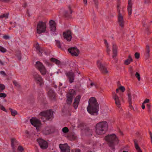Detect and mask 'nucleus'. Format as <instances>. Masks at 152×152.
<instances>
[{
  "label": "nucleus",
  "mask_w": 152,
  "mask_h": 152,
  "mask_svg": "<svg viewBox=\"0 0 152 152\" xmlns=\"http://www.w3.org/2000/svg\"><path fill=\"white\" fill-rule=\"evenodd\" d=\"M99 109V104L95 97H91L88 101V105L87 107L88 112L92 115L98 114Z\"/></svg>",
  "instance_id": "nucleus-1"
},
{
  "label": "nucleus",
  "mask_w": 152,
  "mask_h": 152,
  "mask_svg": "<svg viewBox=\"0 0 152 152\" xmlns=\"http://www.w3.org/2000/svg\"><path fill=\"white\" fill-rule=\"evenodd\" d=\"M95 132L97 134L102 135L105 134L108 129V124L106 121H101L97 123L95 127Z\"/></svg>",
  "instance_id": "nucleus-2"
},
{
  "label": "nucleus",
  "mask_w": 152,
  "mask_h": 152,
  "mask_svg": "<svg viewBox=\"0 0 152 152\" xmlns=\"http://www.w3.org/2000/svg\"><path fill=\"white\" fill-rule=\"evenodd\" d=\"M105 140L107 142L109 146L111 147L112 149H115L114 146L117 144L119 141L118 137L114 134L108 135L106 136Z\"/></svg>",
  "instance_id": "nucleus-3"
},
{
  "label": "nucleus",
  "mask_w": 152,
  "mask_h": 152,
  "mask_svg": "<svg viewBox=\"0 0 152 152\" xmlns=\"http://www.w3.org/2000/svg\"><path fill=\"white\" fill-rule=\"evenodd\" d=\"M117 8L118 13V23L119 26L122 28H123L124 27L125 23L123 15L124 10L123 8H121L119 4L117 5Z\"/></svg>",
  "instance_id": "nucleus-4"
},
{
  "label": "nucleus",
  "mask_w": 152,
  "mask_h": 152,
  "mask_svg": "<svg viewBox=\"0 0 152 152\" xmlns=\"http://www.w3.org/2000/svg\"><path fill=\"white\" fill-rule=\"evenodd\" d=\"M46 23L42 21H39L37 23V32L38 34L44 33L46 31Z\"/></svg>",
  "instance_id": "nucleus-5"
},
{
  "label": "nucleus",
  "mask_w": 152,
  "mask_h": 152,
  "mask_svg": "<svg viewBox=\"0 0 152 152\" xmlns=\"http://www.w3.org/2000/svg\"><path fill=\"white\" fill-rule=\"evenodd\" d=\"M53 111L50 110L42 112L40 113L39 115L45 117L46 120H51L53 118Z\"/></svg>",
  "instance_id": "nucleus-6"
},
{
  "label": "nucleus",
  "mask_w": 152,
  "mask_h": 152,
  "mask_svg": "<svg viewBox=\"0 0 152 152\" xmlns=\"http://www.w3.org/2000/svg\"><path fill=\"white\" fill-rule=\"evenodd\" d=\"M35 66L42 75H44L46 74L47 70L45 66L41 62L39 61L37 62Z\"/></svg>",
  "instance_id": "nucleus-7"
},
{
  "label": "nucleus",
  "mask_w": 152,
  "mask_h": 152,
  "mask_svg": "<svg viewBox=\"0 0 152 152\" xmlns=\"http://www.w3.org/2000/svg\"><path fill=\"white\" fill-rule=\"evenodd\" d=\"M30 121L31 124L36 127L37 130H39L41 124L39 120L36 118H32L30 120Z\"/></svg>",
  "instance_id": "nucleus-8"
},
{
  "label": "nucleus",
  "mask_w": 152,
  "mask_h": 152,
  "mask_svg": "<svg viewBox=\"0 0 152 152\" xmlns=\"http://www.w3.org/2000/svg\"><path fill=\"white\" fill-rule=\"evenodd\" d=\"M75 94V92L74 90H72L69 93L67 94L66 103L67 104H70L72 102V99Z\"/></svg>",
  "instance_id": "nucleus-9"
},
{
  "label": "nucleus",
  "mask_w": 152,
  "mask_h": 152,
  "mask_svg": "<svg viewBox=\"0 0 152 152\" xmlns=\"http://www.w3.org/2000/svg\"><path fill=\"white\" fill-rule=\"evenodd\" d=\"M112 95L113 99L115 101V104L118 107H120L121 103L120 98L114 91L112 92Z\"/></svg>",
  "instance_id": "nucleus-10"
},
{
  "label": "nucleus",
  "mask_w": 152,
  "mask_h": 152,
  "mask_svg": "<svg viewBox=\"0 0 152 152\" xmlns=\"http://www.w3.org/2000/svg\"><path fill=\"white\" fill-rule=\"evenodd\" d=\"M68 51L72 56H77L80 53L79 50L76 46L69 48Z\"/></svg>",
  "instance_id": "nucleus-11"
},
{
  "label": "nucleus",
  "mask_w": 152,
  "mask_h": 152,
  "mask_svg": "<svg viewBox=\"0 0 152 152\" xmlns=\"http://www.w3.org/2000/svg\"><path fill=\"white\" fill-rule=\"evenodd\" d=\"M97 63L98 67L102 73L106 74L108 73V72L106 68L105 67L102 62L99 60L97 61Z\"/></svg>",
  "instance_id": "nucleus-12"
},
{
  "label": "nucleus",
  "mask_w": 152,
  "mask_h": 152,
  "mask_svg": "<svg viewBox=\"0 0 152 152\" xmlns=\"http://www.w3.org/2000/svg\"><path fill=\"white\" fill-rule=\"evenodd\" d=\"M34 78L37 84L40 86L43 85L44 83V80L39 75L35 74L34 75Z\"/></svg>",
  "instance_id": "nucleus-13"
},
{
  "label": "nucleus",
  "mask_w": 152,
  "mask_h": 152,
  "mask_svg": "<svg viewBox=\"0 0 152 152\" xmlns=\"http://www.w3.org/2000/svg\"><path fill=\"white\" fill-rule=\"evenodd\" d=\"M37 141L42 149H45L48 148V144L46 141L41 138L37 139Z\"/></svg>",
  "instance_id": "nucleus-14"
},
{
  "label": "nucleus",
  "mask_w": 152,
  "mask_h": 152,
  "mask_svg": "<svg viewBox=\"0 0 152 152\" xmlns=\"http://www.w3.org/2000/svg\"><path fill=\"white\" fill-rule=\"evenodd\" d=\"M65 74L68 77L70 83H73L74 82L75 75V73L72 71V70H71L68 72H66Z\"/></svg>",
  "instance_id": "nucleus-15"
},
{
  "label": "nucleus",
  "mask_w": 152,
  "mask_h": 152,
  "mask_svg": "<svg viewBox=\"0 0 152 152\" xmlns=\"http://www.w3.org/2000/svg\"><path fill=\"white\" fill-rule=\"evenodd\" d=\"M59 147L61 150V152H70V147L67 143L60 144Z\"/></svg>",
  "instance_id": "nucleus-16"
},
{
  "label": "nucleus",
  "mask_w": 152,
  "mask_h": 152,
  "mask_svg": "<svg viewBox=\"0 0 152 152\" xmlns=\"http://www.w3.org/2000/svg\"><path fill=\"white\" fill-rule=\"evenodd\" d=\"M63 35L64 38L68 41H70L72 38V33L70 30L64 32Z\"/></svg>",
  "instance_id": "nucleus-17"
},
{
  "label": "nucleus",
  "mask_w": 152,
  "mask_h": 152,
  "mask_svg": "<svg viewBox=\"0 0 152 152\" xmlns=\"http://www.w3.org/2000/svg\"><path fill=\"white\" fill-rule=\"evenodd\" d=\"M49 24L50 30L52 32L55 31L56 30V24L55 21L51 20L49 21Z\"/></svg>",
  "instance_id": "nucleus-18"
},
{
  "label": "nucleus",
  "mask_w": 152,
  "mask_h": 152,
  "mask_svg": "<svg viewBox=\"0 0 152 152\" xmlns=\"http://www.w3.org/2000/svg\"><path fill=\"white\" fill-rule=\"evenodd\" d=\"M11 146L12 148L13 152H16L15 148L17 145H18V142L15 139H12L11 140Z\"/></svg>",
  "instance_id": "nucleus-19"
},
{
  "label": "nucleus",
  "mask_w": 152,
  "mask_h": 152,
  "mask_svg": "<svg viewBox=\"0 0 152 152\" xmlns=\"http://www.w3.org/2000/svg\"><path fill=\"white\" fill-rule=\"evenodd\" d=\"M11 146L12 148L13 152H16L15 148L17 145H18V142L15 139H12L11 140Z\"/></svg>",
  "instance_id": "nucleus-20"
},
{
  "label": "nucleus",
  "mask_w": 152,
  "mask_h": 152,
  "mask_svg": "<svg viewBox=\"0 0 152 152\" xmlns=\"http://www.w3.org/2000/svg\"><path fill=\"white\" fill-rule=\"evenodd\" d=\"M80 97V96L78 95L76 97L75 99L74 102L73 103V106L75 109H76L77 107Z\"/></svg>",
  "instance_id": "nucleus-21"
},
{
  "label": "nucleus",
  "mask_w": 152,
  "mask_h": 152,
  "mask_svg": "<svg viewBox=\"0 0 152 152\" xmlns=\"http://www.w3.org/2000/svg\"><path fill=\"white\" fill-rule=\"evenodd\" d=\"M132 4L131 0H128L127 11L129 16L131 15L132 11Z\"/></svg>",
  "instance_id": "nucleus-22"
},
{
  "label": "nucleus",
  "mask_w": 152,
  "mask_h": 152,
  "mask_svg": "<svg viewBox=\"0 0 152 152\" xmlns=\"http://www.w3.org/2000/svg\"><path fill=\"white\" fill-rule=\"evenodd\" d=\"M113 55L112 56V57L113 58L116 56L117 55V47L115 44H113Z\"/></svg>",
  "instance_id": "nucleus-23"
},
{
  "label": "nucleus",
  "mask_w": 152,
  "mask_h": 152,
  "mask_svg": "<svg viewBox=\"0 0 152 152\" xmlns=\"http://www.w3.org/2000/svg\"><path fill=\"white\" fill-rule=\"evenodd\" d=\"M85 132L87 136L90 137L92 136L93 131L89 127H87L85 129Z\"/></svg>",
  "instance_id": "nucleus-24"
},
{
  "label": "nucleus",
  "mask_w": 152,
  "mask_h": 152,
  "mask_svg": "<svg viewBox=\"0 0 152 152\" xmlns=\"http://www.w3.org/2000/svg\"><path fill=\"white\" fill-rule=\"evenodd\" d=\"M133 60L130 55H129L128 58L124 61V64L126 65H128L131 62L133 61Z\"/></svg>",
  "instance_id": "nucleus-25"
},
{
  "label": "nucleus",
  "mask_w": 152,
  "mask_h": 152,
  "mask_svg": "<svg viewBox=\"0 0 152 152\" xmlns=\"http://www.w3.org/2000/svg\"><path fill=\"white\" fill-rule=\"evenodd\" d=\"M49 96L51 98L54 99L55 96V94L53 90L50 89L48 92Z\"/></svg>",
  "instance_id": "nucleus-26"
},
{
  "label": "nucleus",
  "mask_w": 152,
  "mask_h": 152,
  "mask_svg": "<svg viewBox=\"0 0 152 152\" xmlns=\"http://www.w3.org/2000/svg\"><path fill=\"white\" fill-rule=\"evenodd\" d=\"M35 47L36 48V49L39 51V52L41 53V54H40V56H42V53H43V49L40 47L39 46V44L37 43L35 45Z\"/></svg>",
  "instance_id": "nucleus-27"
},
{
  "label": "nucleus",
  "mask_w": 152,
  "mask_h": 152,
  "mask_svg": "<svg viewBox=\"0 0 152 152\" xmlns=\"http://www.w3.org/2000/svg\"><path fill=\"white\" fill-rule=\"evenodd\" d=\"M68 8L69 10V12H68L67 11H65L64 12V16L66 17H68L70 15V14H71L72 11L71 9V7L70 6H69Z\"/></svg>",
  "instance_id": "nucleus-28"
},
{
  "label": "nucleus",
  "mask_w": 152,
  "mask_h": 152,
  "mask_svg": "<svg viewBox=\"0 0 152 152\" xmlns=\"http://www.w3.org/2000/svg\"><path fill=\"white\" fill-rule=\"evenodd\" d=\"M150 47L148 45H147L145 49V55L146 57L148 58L150 55Z\"/></svg>",
  "instance_id": "nucleus-29"
},
{
  "label": "nucleus",
  "mask_w": 152,
  "mask_h": 152,
  "mask_svg": "<svg viewBox=\"0 0 152 152\" xmlns=\"http://www.w3.org/2000/svg\"><path fill=\"white\" fill-rule=\"evenodd\" d=\"M134 145L135 147L137 152H142V151L141 150V149L139 146L138 144L135 141H134Z\"/></svg>",
  "instance_id": "nucleus-30"
},
{
  "label": "nucleus",
  "mask_w": 152,
  "mask_h": 152,
  "mask_svg": "<svg viewBox=\"0 0 152 152\" xmlns=\"http://www.w3.org/2000/svg\"><path fill=\"white\" fill-rule=\"evenodd\" d=\"M50 61L52 62L55 63L57 64H59L61 63L60 61L53 58H51Z\"/></svg>",
  "instance_id": "nucleus-31"
},
{
  "label": "nucleus",
  "mask_w": 152,
  "mask_h": 152,
  "mask_svg": "<svg viewBox=\"0 0 152 152\" xmlns=\"http://www.w3.org/2000/svg\"><path fill=\"white\" fill-rule=\"evenodd\" d=\"M129 72L131 77H132L134 75V71L132 67L130 66L129 69Z\"/></svg>",
  "instance_id": "nucleus-32"
},
{
  "label": "nucleus",
  "mask_w": 152,
  "mask_h": 152,
  "mask_svg": "<svg viewBox=\"0 0 152 152\" xmlns=\"http://www.w3.org/2000/svg\"><path fill=\"white\" fill-rule=\"evenodd\" d=\"M69 139L71 140H75L76 138V136L74 134L69 135L68 136Z\"/></svg>",
  "instance_id": "nucleus-33"
},
{
  "label": "nucleus",
  "mask_w": 152,
  "mask_h": 152,
  "mask_svg": "<svg viewBox=\"0 0 152 152\" xmlns=\"http://www.w3.org/2000/svg\"><path fill=\"white\" fill-rule=\"evenodd\" d=\"M128 97V101L129 102H130L131 103L132 102V95L131 94L130 92H129L127 94Z\"/></svg>",
  "instance_id": "nucleus-34"
},
{
  "label": "nucleus",
  "mask_w": 152,
  "mask_h": 152,
  "mask_svg": "<svg viewBox=\"0 0 152 152\" xmlns=\"http://www.w3.org/2000/svg\"><path fill=\"white\" fill-rule=\"evenodd\" d=\"M62 131L64 133H67L69 132V130L67 127H65L63 128Z\"/></svg>",
  "instance_id": "nucleus-35"
},
{
  "label": "nucleus",
  "mask_w": 152,
  "mask_h": 152,
  "mask_svg": "<svg viewBox=\"0 0 152 152\" xmlns=\"http://www.w3.org/2000/svg\"><path fill=\"white\" fill-rule=\"evenodd\" d=\"M24 149L21 146H18L17 152H23Z\"/></svg>",
  "instance_id": "nucleus-36"
},
{
  "label": "nucleus",
  "mask_w": 152,
  "mask_h": 152,
  "mask_svg": "<svg viewBox=\"0 0 152 152\" xmlns=\"http://www.w3.org/2000/svg\"><path fill=\"white\" fill-rule=\"evenodd\" d=\"M10 110L11 114L13 116H15L17 114V112L16 111L13 110L11 109H10Z\"/></svg>",
  "instance_id": "nucleus-37"
},
{
  "label": "nucleus",
  "mask_w": 152,
  "mask_h": 152,
  "mask_svg": "<svg viewBox=\"0 0 152 152\" xmlns=\"http://www.w3.org/2000/svg\"><path fill=\"white\" fill-rule=\"evenodd\" d=\"M13 83L14 85L17 87V88H19L20 87V85L19 83L17 82L15 80H13Z\"/></svg>",
  "instance_id": "nucleus-38"
},
{
  "label": "nucleus",
  "mask_w": 152,
  "mask_h": 152,
  "mask_svg": "<svg viewBox=\"0 0 152 152\" xmlns=\"http://www.w3.org/2000/svg\"><path fill=\"white\" fill-rule=\"evenodd\" d=\"M56 44L57 46L59 48H61V47L60 42L58 40H56Z\"/></svg>",
  "instance_id": "nucleus-39"
},
{
  "label": "nucleus",
  "mask_w": 152,
  "mask_h": 152,
  "mask_svg": "<svg viewBox=\"0 0 152 152\" xmlns=\"http://www.w3.org/2000/svg\"><path fill=\"white\" fill-rule=\"evenodd\" d=\"M0 51L2 53H4L6 52V49L4 47L0 46Z\"/></svg>",
  "instance_id": "nucleus-40"
},
{
  "label": "nucleus",
  "mask_w": 152,
  "mask_h": 152,
  "mask_svg": "<svg viewBox=\"0 0 152 152\" xmlns=\"http://www.w3.org/2000/svg\"><path fill=\"white\" fill-rule=\"evenodd\" d=\"M135 76L137 78V79L139 81L140 80V74L138 72H136L135 74Z\"/></svg>",
  "instance_id": "nucleus-41"
},
{
  "label": "nucleus",
  "mask_w": 152,
  "mask_h": 152,
  "mask_svg": "<svg viewBox=\"0 0 152 152\" xmlns=\"http://www.w3.org/2000/svg\"><path fill=\"white\" fill-rule=\"evenodd\" d=\"M5 87L3 84H0V92H1L5 88Z\"/></svg>",
  "instance_id": "nucleus-42"
},
{
  "label": "nucleus",
  "mask_w": 152,
  "mask_h": 152,
  "mask_svg": "<svg viewBox=\"0 0 152 152\" xmlns=\"http://www.w3.org/2000/svg\"><path fill=\"white\" fill-rule=\"evenodd\" d=\"M90 86H94L96 88H98V86L97 85L96 83H91L90 84Z\"/></svg>",
  "instance_id": "nucleus-43"
},
{
  "label": "nucleus",
  "mask_w": 152,
  "mask_h": 152,
  "mask_svg": "<svg viewBox=\"0 0 152 152\" xmlns=\"http://www.w3.org/2000/svg\"><path fill=\"white\" fill-rule=\"evenodd\" d=\"M134 56L136 58L138 59L140 58V53H138L136 52L135 53Z\"/></svg>",
  "instance_id": "nucleus-44"
},
{
  "label": "nucleus",
  "mask_w": 152,
  "mask_h": 152,
  "mask_svg": "<svg viewBox=\"0 0 152 152\" xmlns=\"http://www.w3.org/2000/svg\"><path fill=\"white\" fill-rule=\"evenodd\" d=\"M119 89L122 92H124L125 90V88L124 86H121L119 87Z\"/></svg>",
  "instance_id": "nucleus-45"
},
{
  "label": "nucleus",
  "mask_w": 152,
  "mask_h": 152,
  "mask_svg": "<svg viewBox=\"0 0 152 152\" xmlns=\"http://www.w3.org/2000/svg\"><path fill=\"white\" fill-rule=\"evenodd\" d=\"M8 15L7 14H4L3 15H1V18H8Z\"/></svg>",
  "instance_id": "nucleus-46"
},
{
  "label": "nucleus",
  "mask_w": 152,
  "mask_h": 152,
  "mask_svg": "<svg viewBox=\"0 0 152 152\" xmlns=\"http://www.w3.org/2000/svg\"><path fill=\"white\" fill-rule=\"evenodd\" d=\"M7 96L6 94L4 93H0V97L1 98H5Z\"/></svg>",
  "instance_id": "nucleus-47"
},
{
  "label": "nucleus",
  "mask_w": 152,
  "mask_h": 152,
  "mask_svg": "<svg viewBox=\"0 0 152 152\" xmlns=\"http://www.w3.org/2000/svg\"><path fill=\"white\" fill-rule=\"evenodd\" d=\"M3 38L4 39L7 40L9 39L10 38V37L7 35H5L3 36Z\"/></svg>",
  "instance_id": "nucleus-48"
},
{
  "label": "nucleus",
  "mask_w": 152,
  "mask_h": 152,
  "mask_svg": "<svg viewBox=\"0 0 152 152\" xmlns=\"http://www.w3.org/2000/svg\"><path fill=\"white\" fill-rule=\"evenodd\" d=\"M0 109L4 111H6L5 108L1 104H0Z\"/></svg>",
  "instance_id": "nucleus-49"
},
{
  "label": "nucleus",
  "mask_w": 152,
  "mask_h": 152,
  "mask_svg": "<svg viewBox=\"0 0 152 152\" xmlns=\"http://www.w3.org/2000/svg\"><path fill=\"white\" fill-rule=\"evenodd\" d=\"M106 51L108 55H110V48H106Z\"/></svg>",
  "instance_id": "nucleus-50"
},
{
  "label": "nucleus",
  "mask_w": 152,
  "mask_h": 152,
  "mask_svg": "<svg viewBox=\"0 0 152 152\" xmlns=\"http://www.w3.org/2000/svg\"><path fill=\"white\" fill-rule=\"evenodd\" d=\"M0 74L3 75V76H6V75L5 72L3 71H0Z\"/></svg>",
  "instance_id": "nucleus-51"
},
{
  "label": "nucleus",
  "mask_w": 152,
  "mask_h": 152,
  "mask_svg": "<svg viewBox=\"0 0 152 152\" xmlns=\"http://www.w3.org/2000/svg\"><path fill=\"white\" fill-rule=\"evenodd\" d=\"M149 101V100L148 99H146L144 101L143 103L144 104L148 103Z\"/></svg>",
  "instance_id": "nucleus-52"
},
{
  "label": "nucleus",
  "mask_w": 152,
  "mask_h": 152,
  "mask_svg": "<svg viewBox=\"0 0 152 152\" xmlns=\"http://www.w3.org/2000/svg\"><path fill=\"white\" fill-rule=\"evenodd\" d=\"M17 57L19 60H20L21 57L20 53H19L18 54H17Z\"/></svg>",
  "instance_id": "nucleus-53"
},
{
  "label": "nucleus",
  "mask_w": 152,
  "mask_h": 152,
  "mask_svg": "<svg viewBox=\"0 0 152 152\" xmlns=\"http://www.w3.org/2000/svg\"><path fill=\"white\" fill-rule=\"evenodd\" d=\"M83 2L84 5L86 6L87 5V0H83Z\"/></svg>",
  "instance_id": "nucleus-54"
},
{
  "label": "nucleus",
  "mask_w": 152,
  "mask_h": 152,
  "mask_svg": "<svg viewBox=\"0 0 152 152\" xmlns=\"http://www.w3.org/2000/svg\"><path fill=\"white\" fill-rule=\"evenodd\" d=\"M73 152H80V150L79 149H77L75 150H74V151H73Z\"/></svg>",
  "instance_id": "nucleus-55"
},
{
  "label": "nucleus",
  "mask_w": 152,
  "mask_h": 152,
  "mask_svg": "<svg viewBox=\"0 0 152 152\" xmlns=\"http://www.w3.org/2000/svg\"><path fill=\"white\" fill-rule=\"evenodd\" d=\"M129 107H130V108L131 109H133V107L132 104V102H131V103H130V102H129Z\"/></svg>",
  "instance_id": "nucleus-56"
},
{
  "label": "nucleus",
  "mask_w": 152,
  "mask_h": 152,
  "mask_svg": "<svg viewBox=\"0 0 152 152\" xmlns=\"http://www.w3.org/2000/svg\"><path fill=\"white\" fill-rule=\"evenodd\" d=\"M150 134L151 137V143L152 145V133L151 132H150Z\"/></svg>",
  "instance_id": "nucleus-57"
},
{
  "label": "nucleus",
  "mask_w": 152,
  "mask_h": 152,
  "mask_svg": "<svg viewBox=\"0 0 152 152\" xmlns=\"http://www.w3.org/2000/svg\"><path fill=\"white\" fill-rule=\"evenodd\" d=\"M93 1L96 5L97 4L98 0H93Z\"/></svg>",
  "instance_id": "nucleus-58"
},
{
  "label": "nucleus",
  "mask_w": 152,
  "mask_h": 152,
  "mask_svg": "<svg viewBox=\"0 0 152 152\" xmlns=\"http://www.w3.org/2000/svg\"><path fill=\"white\" fill-rule=\"evenodd\" d=\"M142 107L143 109H144L145 108V106L144 105V103H143L142 104Z\"/></svg>",
  "instance_id": "nucleus-59"
},
{
  "label": "nucleus",
  "mask_w": 152,
  "mask_h": 152,
  "mask_svg": "<svg viewBox=\"0 0 152 152\" xmlns=\"http://www.w3.org/2000/svg\"><path fill=\"white\" fill-rule=\"evenodd\" d=\"M147 0H145V1L144 2V3L145 4H148L149 3H150L151 2L149 1H146Z\"/></svg>",
  "instance_id": "nucleus-60"
},
{
  "label": "nucleus",
  "mask_w": 152,
  "mask_h": 152,
  "mask_svg": "<svg viewBox=\"0 0 152 152\" xmlns=\"http://www.w3.org/2000/svg\"><path fill=\"white\" fill-rule=\"evenodd\" d=\"M104 43L105 45L108 44L106 39L104 40Z\"/></svg>",
  "instance_id": "nucleus-61"
},
{
  "label": "nucleus",
  "mask_w": 152,
  "mask_h": 152,
  "mask_svg": "<svg viewBox=\"0 0 152 152\" xmlns=\"http://www.w3.org/2000/svg\"><path fill=\"white\" fill-rule=\"evenodd\" d=\"M45 63H46V64L48 66H49V65H50V63L48 61H46L45 62Z\"/></svg>",
  "instance_id": "nucleus-62"
},
{
  "label": "nucleus",
  "mask_w": 152,
  "mask_h": 152,
  "mask_svg": "<svg viewBox=\"0 0 152 152\" xmlns=\"http://www.w3.org/2000/svg\"><path fill=\"white\" fill-rule=\"evenodd\" d=\"M27 4L26 3H25L23 4V7H26V6H27Z\"/></svg>",
  "instance_id": "nucleus-63"
},
{
  "label": "nucleus",
  "mask_w": 152,
  "mask_h": 152,
  "mask_svg": "<svg viewBox=\"0 0 152 152\" xmlns=\"http://www.w3.org/2000/svg\"><path fill=\"white\" fill-rule=\"evenodd\" d=\"M145 30L146 31H147V34H149V33H148V32H149V29L148 28H146V29H145Z\"/></svg>",
  "instance_id": "nucleus-64"
}]
</instances>
